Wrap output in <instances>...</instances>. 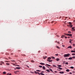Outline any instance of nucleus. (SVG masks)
Wrapping results in <instances>:
<instances>
[{"label": "nucleus", "instance_id": "f257e3e1", "mask_svg": "<svg viewBox=\"0 0 75 75\" xmlns=\"http://www.w3.org/2000/svg\"><path fill=\"white\" fill-rule=\"evenodd\" d=\"M70 55V54H64V57H68Z\"/></svg>", "mask_w": 75, "mask_h": 75}, {"label": "nucleus", "instance_id": "f03ea898", "mask_svg": "<svg viewBox=\"0 0 75 75\" xmlns=\"http://www.w3.org/2000/svg\"><path fill=\"white\" fill-rule=\"evenodd\" d=\"M69 25H67V26L68 27H69V26L70 27H72L73 26L72 25V23L71 22H69Z\"/></svg>", "mask_w": 75, "mask_h": 75}, {"label": "nucleus", "instance_id": "7ed1b4c3", "mask_svg": "<svg viewBox=\"0 0 75 75\" xmlns=\"http://www.w3.org/2000/svg\"><path fill=\"white\" fill-rule=\"evenodd\" d=\"M67 35H68V36H70V37L72 36V34H67Z\"/></svg>", "mask_w": 75, "mask_h": 75}, {"label": "nucleus", "instance_id": "20e7f679", "mask_svg": "<svg viewBox=\"0 0 75 75\" xmlns=\"http://www.w3.org/2000/svg\"><path fill=\"white\" fill-rule=\"evenodd\" d=\"M46 58H47V56H45V57L43 56V58L44 59H45Z\"/></svg>", "mask_w": 75, "mask_h": 75}, {"label": "nucleus", "instance_id": "39448f33", "mask_svg": "<svg viewBox=\"0 0 75 75\" xmlns=\"http://www.w3.org/2000/svg\"><path fill=\"white\" fill-rule=\"evenodd\" d=\"M47 61H48V62H52V60H48L47 59Z\"/></svg>", "mask_w": 75, "mask_h": 75}, {"label": "nucleus", "instance_id": "423d86ee", "mask_svg": "<svg viewBox=\"0 0 75 75\" xmlns=\"http://www.w3.org/2000/svg\"><path fill=\"white\" fill-rule=\"evenodd\" d=\"M40 64L41 65H45V64L43 63H40Z\"/></svg>", "mask_w": 75, "mask_h": 75}, {"label": "nucleus", "instance_id": "0eeeda50", "mask_svg": "<svg viewBox=\"0 0 75 75\" xmlns=\"http://www.w3.org/2000/svg\"><path fill=\"white\" fill-rule=\"evenodd\" d=\"M57 68H58V69H60V70H62V68L61 67H57Z\"/></svg>", "mask_w": 75, "mask_h": 75}, {"label": "nucleus", "instance_id": "6e6552de", "mask_svg": "<svg viewBox=\"0 0 75 75\" xmlns=\"http://www.w3.org/2000/svg\"><path fill=\"white\" fill-rule=\"evenodd\" d=\"M45 65H46V66H47V67H50V66H51V65L48 64H46Z\"/></svg>", "mask_w": 75, "mask_h": 75}, {"label": "nucleus", "instance_id": "1a4fd4ad", "mask_svg": "<svg viewBox=\"0 0 75 75\" xmlns=\"http://www.w3.org/2000/svg\"><path fill=\"white\" fill-rule=\"evenodd\" d=\"M68 59H70V60H71V59H72V57H70L68 58Z\"/></svg>", "mask_w": 75, "mask_h": 75}, {"label": "nucleus", "instance_id": "9d476101", "mask_svg": "<svg viewBox=\"0 0 75 75\" xmlns=\"http://www.w3.org/2000/svg\"><path fill=\"white\" fill-rule=\"evenodd\" d=\"M16 68L18 69H20L21 68L20 67H16Z\"/></svg>", "mask_w": 75, "mask_h": 75}, {"label": "nucleus", "instance_id": "9b49d317", "mask_svg": "<svg viewBox=\"0 0 75 75\" xmlns=\"http://www.w3.org/2000/svg\"><path fill=\"white\" fill-rule=\"evenodd\" d=\"M42 69H43L45 70V66H43L42 67Z\"/></svg>", "mask_w": 75, "mask_h": 75}, {"label": "nucleus", "instance_id": "f8f14e48", "mask_svg": "<svg viewBox=\"0 0 75 75\" xmlns=\"http://www.w3.org/2000/svg\"><path fill=\"white\" fill-rule=\"evenodd\" d=\"M17 72H19V71H14V73L15 74H17Z\"/></svg>", "mask_w": 75, "mask_h": 75}, {"label": "nucleus", "instance_id": "ddd939ff", "mask_svg": "<svg viewBox=\"0 0 75 75\" xmlns=\"http://www.w3.org/2000/svg\"><path fill=\"white\" fill-rule=\"evenodd\" d=\"M46 71H47L48 72H50V71L48 69H46Z\"/></svg>", "mask_w": 75, "mask_h": 75}, {"label": "nucleus", "instance_id": "4468645a", "mask_svg": "<svg viewBox=\"0 0 75 75\" xmlns=\"http://www.w3.org/2000/svg\"><path fill=\"white\" fill-rule=\"evenodd\" d=\"M31 62H33V63H34L35 62V61H34V60H31Z\"/></svg>", "mask_w": 75, "mask_h": 75}, {"label": "nucleus", "instance_id": "2eb2a0df", "mask_svg": "<svg viewBox=\"0 0 75 75\" xmlns=\"http://www.w3.org/2000/svg\"><path fill=\"white\" fill-rule=\"evenodd\" d=\"M64 37H65V36L62 35V36L61 37V38H64Z\"/></svg>", "mask_w": 75, "mask_h": 75}, {"label": "nucleus", "instance_id": "dca6fc26", "mask_svg": "<svg viewBox=\"0 0 75 75\" xmlns=\"http://www.w3.org/2000/svg\"><path fill=\"white\" fill-rule=\"evenodd\" d=\"M56 61H59V59L58 58H57L56 59Z\"/></svg>", "mask_w": 75, "mask_h": 75}, {"label": "nucleus", "instance_id": "f3484780", "mask_svg": "<svg viewBox=\"0 0 75 75\" xmlns=\"http://www.w3.org/2000/svg\"><path fill=\"white\" fill-rule=\"evenodd\" d=\"M71 52H75V50H71Z\"/></svg>", "mask_w": 75, "mask_h": 75}, {"label": "nucleus", "instance_id": "a211bd4d", "mask_svg": "<svg viewBox=\"0 0 75 75\" xmlns=\"http://www.w3.org/2000/svg\"><path fill=\"white\" fill-rule=\"evenodd\" d=\"M64 72H63V71H62V72H59V73H60V74H64Z\"/></svg>", "mask_w": 75, "mask_h": 75}, {"label": "nucleus", "instance_id": "6ab92c4d", "mask_svg": "<svg viewBox=\"0 0 75 75\" xmlns=\"http://www.w3.org/2000/svg\"><path fill=\"white\" fill-rule=\"evenodd\" d=\"M36 71H37V72H41V70H36Z\"/></svg>", "mask_w": 75, "mask_h": 75}, {"label": "nucleus", "instance_id": "aec40b11", "mask_svg": "<svg viewBox=\"0 0 75 75\" xmlns=\"http://www.w3.org/2000/svg\"><path fill=\"white\" fill-rule=\"evenodd\" d=\"M57 67H61L62 66L61 65H58Z\"/></svg>", "mask_w": 75, "mask_h": 75}, {"label": "nucleus", "instance_id": "412c9836", "mask_svg": "<svg viewBox=\"0 0 75 75\" xmlns=\"http://www.w3.org/2000/svg\"><path fill=\"white\" fill-rule=\"evenodd\" d=\"M6 65H10V63H6Z\"/></svg>", "mask_w": 75, "mask_h": 75}, {"label": "nucleus", "instance_id": "4be33fe9", "mask_svg": "<svg viewBox=\"0 0 75 75\" xmlns=\"http://www.w3.org/2000/svg\"><path fill=\"white\" fill-rule=\"evenodd\" d=\"M40 74H41V75H45L44 74H43V73H40Z\"/></svg>", "mask_w": 75, "mask_h": 75}, {"label": "nucleus", "instance_id": "5701e85b", "mask_svg": "<svg viewBox=\"0 0 75 75\" xmlns=\"http://www.w3.org/2000/svg\"><path fill=\"white\" fill-rule=\"evenodd\" d=\"M67 72H69V69H67L66 70Z\"/></svg>", "mask_w": 75, "mask_h": 75}, {"label": "nucleus", "instance_id": "b1692460", "mask_svg": "<svg viewBox=\"0 0 75 75\" xmlns=\"http://www.w3.org/2000/svg\"><path fill=\"white\" fill-rule=\"evenodd\" d=\"M51 57H49V58H48V60H50V59H51Z\"/></svg>", "mask_w": 75, "mask_h": 75}, {"label": "nucleus", "instance_id": "393cba45", "mask_svg": "<svg viewBox=\"0 0 75 75\" xmlns=\"http://www.w3.org/2000/svg\"><path fill=\"white\" fill-rule=\"evenodd\" d=\"M51 58H52V59H55V57H53V56H52V57H51Z\"/></svg>", "mask_w": 75, "mask_h": 75}, {"label": "nucleus", "instance_id": "a878e982", "mask_svg": "<svg viewBox=\"0 0 75 75\" xmlns=\"http://www.w3.org/2000/svg\"><path fill=\"white\" fill-rule=\"evenodd\" d=\"M71 68V69H74V67H70Z\"/></svg>", "mask_w": 75, "mask_h": 75}, {"label": "nucleus", "instance_id": "bb28decb", "mask_svg": "<svg viewBox=\"0 0 75 75\" xmlns=\"http://www.w3.org/2000/svg\"><path fill=\"white\" fill-rule=\"evenodd\" d=\"M53 67H57V66L55 65H53Z\"/></svg>", "mask_w": 75, "mask_h": 75}, {"label": "nucleus", "instance_id": "cd10ccee", "mask_svg": "<svg viewBox=\"0 0 75 75\" xmlns=\"http://www.w3.org/2000/svg\"><path fill=\"white\" fill-rule=\"evenodd\" d=\"M3 74H6V72L5 71H4L3 72Z\"/></svg>", "mask_w": 75, "mask_h": 75}, {"label": "nucleus", "instance_id": "c85d7f7f", "mask_svg": "<svg viewBox=\"0 0 75 75\" xmlns=\"http://www.w3.org/2000/svg\"><path fill=\"white\" fill-rule=\"evenodd\" d=\"M37 74H38V75H41V74L40 73H39V72H37Z\"/></svg>", "mask_w": 75, "mask_h": 75}, {"label": "nucleus", "instance_id": "c756f323", "mask_svg": "<svg viewBox=\"0 0 75 75\" xmlns=\"http://www.w3.org/2000/svg\"><path fill=\"white\" fill-rule=\"evenodd\" d=\"M11 75V74H9V73H8L7 74V75Z\"/></svg>", "mask_w": 75, "mask_h": 75}, {"label": "nucleus", "instance_id": "7c9ffc66", "mask_svg": "<svg viewBox=\"0 0 75 75\" xmlns=\"http://www.w3.org/2000/svg\"><path fill=\"white\" fill-rule=\"evenodd\" d=\"M39 67H40V68H42V66H39Z\"/></svg>", "mask_w": 75, "mask_h": 75}, {"label": "nucleus", "instance_id": "2f4dec72", "mask_svg": "<svg viewBox=\"0 0 75 75\" xmlns=\"http://www.w3.org/2000/svg\"><path fill=\"white\" fill-rule=\"evenodd\" d=\"M50 71H52V72H53V71H52V69H50Z\"/></svg>", "mask_w": 75, "mask_h": 75}, {"label": "nucleus", "instance_id": "473e14b6", "mask_svg": "<svg viewBox=\"0 0 75 75\" xmlns=\"http://www.w3.org/2000/svg\"><path fill=\"white\" fill-rule=\"evenodd\" d=\"M11 61H12V62H16L15 61L13 60H11Z\"/></svg>", "mask_w": 75, "mask_h": 75}, {"label": "nucleus", "instance_id": "72a5a7b5", "mask_svg": "<svg viewBox=\"0 0 75 75\" xmlns=\"http://www.w3.org/2000/svg\"><path fill=\"white\" fill-rule=\"evenodd\" d=\"M22 56H23V57H25V54H23V55H22Z\"/></svg>", "mask_w": 75, "mask_h": 75}, {"label": "nucleus", "instance_id": "f704fd0d", "mask_svg": "<svg viewBox=\"0 0 75 75\" xmlns=\"http://www.w3.org/2000/svg\"><path fill=\"white\" fill-rule=\"evenodd\" d=\"M1 63L2 64H4V62H3V61H1Z\"/></svg>", "mask_w": 75, "mask_h": 75}, {"label": "nucleus", "instance_id": "c9c22d12", "mask_svg": "<svg viewBox=\"0 0 75 75\" xmlns=\"http://www.w3.org/2000/svg\"><path fill=\"white\" fill-rule=\"evenodd\" d=\"M64 35H67V33H64Z\"/></svg>", "mask_w": 75, "mask_h": 75}, {"label": "nucleus", "instance_id": "e433bc0d", "mask_svg": "<svg viewBox=\"0 0 75 75\" xmlns=\"http://www.w3.org/2000/svg\"><path fill=\"white\" fill-rule=\"evenodd\" d=\"M68 62H67L66 63V65H68Z\"/></svg>", "mask_w": 75, "mask_h": 75}, {"label": "nucleus", "instance_id": "4c0bfd02", "mask_svg": "<svg viewBox=\"0 0 75 75\" xmlns=\"http://www.w3.org/2000/svg\"><path fill=\"white\" fill-rule=\"evenodd\" d=\"M72 55H73V56L75 55V54H74V53H72Z\"/></svg>", "mask_w": 75, "mask_h": 75}, {"label": "nucleus", "instance_id": "58836bf2", "mask_svg": "<svg viewBox=\"0 0 75 75\" xmlns=\"http://www.w3.org/2000/svg\"><path fill=\"white\" fill-rule=\"evenodd\" d=\"M67 48H70L71 49L72 48V47H68Z\"/></svg>", "mask_w": 75, "mask_h": 75}, {"label": "nucleus", "instance_id": "ea45409f", "mask_svg": "<svg viewBox=\"0 0 75 75\" xmlns=\"http://www.w3.org/2000/svg\"><path fill=\"white\" fill-rule=\"evenodd\" d=\"M68 33H71V31H69L68 32Z\"/></svg>", "mask_w": 75, "mask_h": 75}, {"label": "nucleus", "instance_id": "a19ab883", "mask_svg": "<svg viewBox=\"0 0 75 75\" xmlns=\"http://www.w3.org/2000/svg\"><path fill=\"white\" fill-rule=\"evenodd\" d=\"M35 74H37V72L36 71H35Z\"/></svg>", "mask_w": 75, "mask_h": 75}, {"label": "nucleus", "instance_id": "79ce46f5", "mask_svg": "<svg viewBox=\"0 0 75 75\" xmlns=\"http://www.w3.org/2000/svg\"><path fill=\"white\" fill-rule=\"evenodd\" d=\"M55 55H56V56H58V54H55Z\"/></svg>", "mask_w": 75, "mask_h": 75}, {"label": "nucleus", "instance_id": "37998d69", "mask_svg": "<svg viewBox=\"0 0 75 75\" xmlns=\"http://www.w3.org/2000/svg\"><path fill=\"white\" fill-rule=\"evenodd\" d=\"M73 58H75V56H73L72 57Z\"/></svg>", "mask_w": 75, "mask_h": 75}, {"label": "nucleus", "instance_id": "c03bdc74", "mask_svg": "<svg viewBox=\"0 0 75 75\" xmlns=\"http://www.w3.org/2000/svg\"><path fill=\"white\" fill-rule=\"evenodd\" d=\"M69 40H70V41H73V40H71V39H70Z\"/></svg>", "mask_w": 75, "mask_h": 75}, {"label": "nucleus", "instance_id": "a18cd8bd", "mask_svg": "<svg viewBox=\"0 0 75 75\" xmlns=\"http://www.w3.org/2000/svg\"><path fill=\"white\" fill-rule=\"evenodd\" d=\"M57 48H58V49H60V47H57Z\"/></svg>", "mask_w": 75, "mask_h": 75}, {"label": "nucleus", "instance_id": "49530a36", "mask_svg": "<svg viewBox=\"0 0 75 75\" xmlns=\"http://www.w3.org/2000/svg\"><path fill=\"white\" fill-rule=\"evenodd\" d=\"M57 42L58 44H60L59 42Z\"/></svg>", "mask_w": 75, "mask_h": 75}, {"label": "nucleus", "instance_id": "de8ad7c7", "mask_svg": "<svg viewBox=\"0 0 75 75\" xmlns=\"http://www.w3.org/2000/svg\"><path fill=\"white\" fill-rule=\"evenodd\" d=\"M62 46L63 47H65V45H62Z\"/></svg>", "mask_w": 75, "mask_h": 75}, {"label": "nucleus", "instance_id": "09e8293b", "mask_svg": "<svg viewBox=\"0 0 75 75\" xmlns=\"http://www.w3.org/2000/svg\"><path fill=\"white\" fill-rule=\"evenodd\" d=\"M16 66H17V67H20V65H16Z\"/></svg>", "mask_w": 75, "mask_h": 75}, {"label": "nucleus", "instance_id": "8fccbe9b", "mask_svg": "<svg viewBox=\"0 0 75 75\" xmlns=\"http://www.w3.org/2000/svg\"><path fill=\"white\" fill-rule=\"evenodd\" d=\"M72 29H73V30L74 29V27L72 28Z\"/></svg>", "mask_w": 75, "mask_h": 75}, {"label": "nucleus", "instance_id": "3c124183", "mask_svg": "<svg viewBox=\"0 0 75 75\" xmlns=\"http://www.w3.org/2000/svg\"><path fill=\"white\" fill-rule=\"evenodd\" d=\"M53 22H54V21H52V22H51V23H53Z\"/></svg>", "mask_w": 75, "mask_h": 75}, {"label": "nucleus", "instance_id": "603ef678", "mask_svg": "<svg viewBox=\"0 0 75 75\" xmlns=\"http://www.w3.org/2000/svg\"><path fill=\"white\" fill-rule=\"evenodd\" d=\"M72 46H69V47H71Z\"/></svg>", "mask_w": 75, "mask_h": 75}, {"label": "nucleus", "instance_id": "864d4df0", "mask_svg": "<svg viewBox=\"0 0 75 75\" xmlns=\"http://www.w3.org/2000/svg\"><path fill=\"white\" fill-rule=\"evenodd\" d=\"M73 46H75V44H73Z\"/></svg>", "mask_w": 75, "mask_h": 75}, {"label": "nucleus", "instance_id": "5fc2aeb1", "mask_svg": "<svg viewBox=\"0 0 75 75\" xmlns=\"http://www.w3.org/2000/svg\"><path fill=\"white\" fill-rule=\"evenodd\" d=\"M40 52H41V51H39L38 52L39 53H40Z\"/></svg>", "mask_w": 75, "mask_h": 75}, {"label": "nucleus", "instance_id": "6e6d98bb", "mask_svg": "<svg viewBox=\"0 0 75 75\" xmlns=\"http://www.w3.org/2000/svg\"><path fill=\"white\" fill-rule=\"evenodd\" d=\"M56 36H57V37H59V36L58 35H56Z\"/></svg>", "mask_w": 75, "mask_h": 75}, {"label": "nucleus", "instance_id": "4d7b16f0", "mask_svg": "<svg viewBox=\"0 0 75 75\" xmlns=\"http://www.w3.org/2000/svg\"><path fill=\"white\" fill-rule=\"evenodd\" d=\"M73 31H75V29H73Z\"/></svg>", "mask_w": 75, "mask_h": 75}, {"label": "nucleus", "instance_id": "13d9d810", "mask_svg": "<svg viewBox=\"0 0 75 75\" xmlns=\"http://www.w3.org/2000/svg\"><path fill=\"white\" fill-rule=\"evenodd\" d=\"M5 62H8V61H5Z\"/></svg>", "mask_w": 75, "mask_h": 75}, {"label": "nucleus", "instance_id": "bf43d9fd", "mask_svg": "<svg viewBox=\"0 0 75 75\" xmlns=\"http://www.w3.org/2000/svg\"><path fill=\"white\" fill-rule=\"evenodd\" d=\"M70 74H72V73L70 72L69 73Z\"/></svg>", "mask_w": 75, "mask_h": 75}, {"label": "nucleus", "instance_id": "052dcab7", "mask_svg": "<svg viewBox=\"0 0 75 75\" xmlns=\"http://www.w3.org/2000/svg\"><path fill=\"white\" fill-rule=\"evenodd\" d=\"M68 38H70V37H68Z\"/></svg>", "mask_w": 75, "mask_h": 75}, {"label": "nucleus", "instance_id": "680f3d73", "mask_svg": "<svg viewBox=\"0 0 75 75\" xmlns=\"http://www.w3.org/2000/svg\"><path fill=\"white\" fill-rule=\"evenodd\" d=\"M67 38V37H65V38Z\"/></svg>", "mask_w": 75, "mask_h": 75}, {"label": "nucleus", "instance_id": "e2e57ef3", "mask_svg": "<svg viewBox=\"0 0 75 75\" xmlns=\"http://www.w3.org/2000/svg\"><path fill=\"white\" fill-rule=\"evenodd\" d=\"M55 73H56L57 72V71H55Z\"/></svg>", "mask_w": 75, "mask_h": 75}, {"label": "nucleus", "instance_id": "0e129e2a", "mask_svg": "<svg viewBox=\"0 0 75 75\" xmlns=\"http://www.w3.org/2000/svg\"><path fill=\"white\" fill-rule=\"evenodd\" d=\"M0 65H2V64H0Z\"/></svg>", "mask_w": 75, "mask_h": 75}, {"label": "nucleus", "instance_id": "69168bd1", "mask_svg": "<svg viewBox=\"0 0 75 75\" xmlns=\"http://www.w3.org/2000/svg\"><path fill=\"white\" fill-rule=\"evenodd\" d=\"M29 62V61H26V62Z\"/></svg>", "mask_w": 75, "mask_h": 75}, {"label": "nucleus", "instance_id": "338daca9", "mask_svg": "<svg viewBox=\"0 0 75 75\" xmlns=\"http://www.w3.org/2000/svg\"><path fill=\"white\" fill-rule=\"evenodd\" d=\"M26 67H28V68H29V67L28 66H27Z\"/></svg>", "mask_w": 75, "mask_h": 75}, {"label": "nucleus", "instance_id": "774afa93", "mask_svg": "<svg viewBox=\"0 0 75 75\" xmlns=\"http://www.w3.org/2000/svg\"><path fill=\"white\" fill-rule=\"evenodd\" d=\"M69 42H70V43H71V41H69Z\"/></svg>", "mask_w": 75, "mask_h": 75}]
</instances>
